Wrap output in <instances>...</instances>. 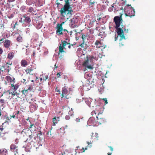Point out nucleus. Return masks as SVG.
Segmentation results:
<instances>
[{
	"instance_id": "nucleus-1",
	"label": "nucleus",
	"mask_w": 155,
	"mask_h": 155,
	"mask_svg": "<svg viewBox=\"0 0 155 155\" xmlns=\"http://www.w3.org/2000/svg\"><path fill=\"white\" fill-rule=\"evenodd\" d=\"M122 14L120 16H115L114 18V21L115 24V28L116 29V31L118 35L120 37V42L119 44L122 45H124V44H123L121 41L122 40H125V37L124 33L123 30L124 31H126L127 33V32L128 29L126 30V29L123 24L122 22L123 21L122 18Z\"/></svg>"
},
{
	"instance_id": "nucleus-2",
	"label": "nucleus",
	"mask_w": 155,
	"mask_h": 155,
	"mask_svg": "<svg viewBox=\"0 0 155 155\" xmlns=\"http://www.w3.org/2000/svg\"><path fill=\"white\" fill-rule=\"evenodd\" d=\"M65 4L60 10V13L62 16L64 17L65 15H71L73 13L72 6L70 4L69 1L72 0H64Z\"/></svg>"
},
{
	"instance_id": "nucleus-3",
	"label": "nucleus",
	"mask_w": 155,
	"mask_h": 155,
	"mask_svg": "<svg viewBox=\"0 0 155 155\" xmlns=\"http://www.w3.org/2000/svg\"><path fill=\"white\" fill-rule=\"evenodd\" d=\"M22 134H23L24 136H25V134L27 137H28L27 140L25 141V142H28L31 143L34 142V140H36V137L32 133L31 130H25V131H23Z\"/></svg>"
},
{
	"instance_id": "nucleus-4",
	"label": "nucleus",
	"mask_w": 155,
	"mask_h": 155,
	"mask_svg": "<svg viewBox=\"0 0 155 155\" xmlns=\"http://www.w3.org/2000/svg\"><path fill=\"white\" fill-rule=\"evenodd\" d=\"M125 15L126 16L132 17L135 14L134 9L131 7L130 5H126L124 8Z\"/></svg>"
},
{
	"instance_id": "nucleus-5",
	"label": "nucleus",
	"mask_w": 155,
	"mask_h": 155,
	"mask_svg": "<svg viewBox=\"0 0 155 155\" xmlns=\"http://www.w3.org/2000/svg\"><path fill=\"white\" fill-rule=\"evenodd\" d=\"M83 66L85 67V68L91 70L93 69V65L90 63L88 60H85L84 62L83 63Z\"/></svg>"
},
{
	"instance_id": "nucleus-6",
	"label": "nucleus",
	"mask_w": 155,
	"mask_h": 155,
	"mask_svg": "<svg viewBox=\"0 0 155 155\" xmlns=\"http://www.w3.org/2000/svg\"><path fill=\"white\" fill-rule=\"evenodd\" d=\"M94 45L97 48L101 49L102 50L107 47L106 45H104L101 43V40H96L94 43Z\"/></svg>"
},
{
	"instance_id": "nucleus-7",
	"label": "nucleus",
	"mask_w": 155,
	"mask_h": 155,
	"mask_svg": "<svg viewBox=\"0 0 155 155\" xmlns=\"http://www.w3.org/2000/svg\"><path fill=\"white\" fill-rule=\"evenodd\" d=\"M62 93L61 95L62 96L61 97V98H62L64 97H65L67 99H68L69 98V97H68L67 96L69 94V92L65 87L62 88Z\"/></svg>"
},
{
	"instance_id": "nucleus-8",
	"label": "nucleus",
	"mask_w": 155,
	"mask_h": 155,
	"mask_svg": "<svg viewBox=\"0 0 155 155\" xmlns=\"http://www.w3.org/2000/svg\"><path fill=\"white\" fill-rule=\"evenodd\" d=\"M63 23L61 24H58L57 26L56 33H58L59 35H62L63 33L62 31L63 30L62 27V24Z\"/></svg>"
},
{
	"instance_id": "nucleus-9",
	"label": "nucleus",
	"mask_w": 155,
	"mask_h": 155,
	"mask_svg": "<svg viewBox=\"0 0 155 155\" xmlns=\"http://www.w3.org/2000/svg\"><path fill=\"white\" fill-rule=\"evenodd\" d=\"M64 47L62 46L61 44H60V45L59 46V53H58L59 55H60L59 57L60 59L62 58L64 56V55L62 54V53H65V51L64 50Z\"/></svg>"
},
{
	"instance_id": "nucleus-10",
	"label": "nucleus",
	"mask_w": 155,
	"mask_h": 155,
	"mask_svg": "<svg viewBox=\"0 0 155 155\" xmlns=\"http://www.w3.org/2000/svg\"><path fill=\"white\" fill-rule=\"evenodd\" d=\"M10 150L13 152L18 153V147L15 144L12 143L10 146Z\"/></svg>"
},
{
	"instance_id": "nucleus-11",
	"label": "nucleus",
	"mask_w": 155,
	"mask_h": 155,
	"mask_svg": "<svg viewBox=\"0 0 155 155\" xmlns=\"http://www.w3.org/2000/svg\"><path fill=\"white\" fill-rule=\"evenodd\" d=\"M22 18H24V23H26L28 24H30L31 20L30 17L26 16V14H24L22 16Z\"/></svg>"
},
{
	"instance_id": "nucleus-12",
	"label": "nucleus",
	"mask_w": 155,
	"mask_h": 155,
	"mask_svg": "<svg viewBox=\"0 0 155 155\" xmlns=\"http://www.w3.org/2000/svg\"><path fill=\"white\" fill-rule=\"evenodd\" d=\"M78 22V19L77 17L71 19V23L72 26L73 27L76 26V24Z\"/></svg>"
},
{
	"instance_id": "nucleus-13",
	"label": "nucleus",
	"mask_w": 155,
	"mask_h": 155,
	"mask_svg": "<svg viewBox=\"0 0 155 155\" xmlns=\"http://www.w3.org/2000/svg\"><path fill=\"white\" fill-rule=\"evenodd\" d=\"M34 70V67L31 65L30 66H28L27 68L25 70L27 74H29L30 75H33V74L31 73V72L32 71Z\"/></svg>"
},
{
	"instance_id": "nucleus-14",
	"label": "nucleus",
	"mask_w": 155,
	"mask_h": 155,
	"mask_svg": "<svg viewBox=\"0 0 155 155\" xmlns=\"http://www.w3.org/2000/svg\"><path fill=\"white\" fill-rule=\"evenodd\" d=\"M5 79L11 83H15V79L14 78H12L9 76H6L5 77Z\"/></svg>"
},
{
	"instance_id": "nucleus-15",
	"label": "nucleus",
	"mask_w": 155,
	"mask_h": 155,
	"mask_svg": "<svg viewBox=\"0 0 155 155\" xmlns=\"http://www.w3.org/2000/svg\"><path fill=\"white\" fill-rule=\"evenodd\" d=\"M14 83H10L11 85V89L12 91H16L18 88L19 85L18 84L14 85Z\"/></svg>"
},
{
	"instance_id": "nucleus-16",
	"label": "nucleus",
	"mask_w": 155,
	"mask_h": 155,
	"mask_svg": "<svg viewBox=\"0 0 155 155\" xmlns=\"http://www.w3.org/2000/svg\"><path fill=\"white\" fill-rule=\"evenodd\" d=\"M11 41L8 39L6 40L4 43V46L6 48H8L10 47Z\"/></svg>"
},
{
	"instance_id": "nucleus-17",
	"label": "nucleus",
	"mask_w": 155,
	"mask_h": 155,
	"mask_svg": "<svg viewBox=\"0 0 155 155\" xmlns=\"http://www.w3.org/2000/svg\"><path fill=\"white\" fill-rule=\"evenodd\" d=\"M43 0H36L35 2V5L36 7H40L42 5Z\"/></svg>"
},
{
	"instance_id": "nucleus-18",
	"label": "nucleus",
	"mask_w": 155,
	"mask_h": 155,
	"mask_svg": "<svg viewBox=\"0 0 155 155\" xmlns=\"http://www.w3.org/2000/svg\"><path fill=\"white\" fill-rule=\"evenodd\" d=\"M32 89V87L30 86L27 90H23L21 91L22 94L26 96L28 94V91H31Z\"/></svg>"
},
{
	"instance_id": "nucleus-19",
	"label": "nucleus",
	"mask_w": 155,
	"mask_h": 155,
	"mask_svg": "<svg viewBox=\"0 0 155 155\" xmlns=\"http://www.w3.org/2000/svg\"><path fill=\"white\" fill-rule=\"evenodd\" d=\"M86 59L89 61L93 65V61L95 59L94 57L91 55H88L86 57Z\"/></svg>"
},
{
	"instance_id": "nucleus-20",
	"label": "nucleus",
	"mask_w": 155,
	"mask_h": 155,
	"mask_svg": "<svg viewBox=\"0 0 155 155\" xmlns=\"http://www.w3.org/2000/svg\"><path fill=\"white\" fill-rule=\"evenodd\" d=\"M93 135V134H92V135ZM98 134L97 133H95L94 134V136H91V139H93V140L92 141V142L93 141H97L98 140Z\"/></svg>"
},
{
	"instance_id": "nucleus-21",
	"label": "nucleus",
	"mask_w": 155,
	"mask_h": 155,
	"mask_svg": "<svg viewBox=\"0 0 155 155\" xmlns=\"http://www.w3.org/2000/svg\"><path fill=\"white\" fill-rule=\"evenodd\" d=\"M14 52H10L8 54L7 58L8 59L11 60L14 57Z\"/></svg>"
},
{
	"instance_id": "nucleus-22",
	"label": "nucleus",
	"mask_w": 155,
	"mask_h": 155,
	"mask_svg": "<svg viewBox=\"0 0 155 155\" xmlns=\"http://www.w3.org/2000/svg\"><path fill=\"white\" fill-rule=\"evenodd\" d=\"M102 114V113H100V112H99L98 114V116H96V117L97 118V121L99 123H100L101 124V123L102 122V118H101L100 117H99V115Z\"/></svg>"
},
{
	"instance_id": "nucleus-23",
	"label": "nucleus",
	"mask_w": 155,
	"mask_h": 155,
	"mask_svg": "<svg viewBox=\"0 0 155 155\" xmlns=\"http://www.w3.org/2000/svg\"><path fill=\"white\" fill-rule=\"evenodd\" d=\"M21 64L22 66L25 67L28 65V62L25 60H22L21 61Z\"/></svg>"
},
{
	"instance_id": "nucleus-24",
	"label": "nucleus",
	"mask_w": 155,
	"mask_h": 155,
	"mask_svg": "<svg viewBox=\"0 0 155 155\" xmlns=\"http://www.w3.org/2000/svg\"><path fill=\"white\" fill-rule=\"evenodd\" d=\"M36 127L34 124H31L29 127V129H31V130L33 131V130H35L36 129Z\"/></svg>"
},
{
	"instance_id": "nucleus-25",
	"label": "nucleus",
	"mask_w": 155,
	"mask_h": 155,
	"mask_svg": "<svg viewBox=\"0 0 155 155\" xmlns=\"http://www.w3.org/2000/svg\"><path fill=\"white\" fill-rule=\"evenodd\" d=\"M4 153H7V151L6 149H4L2 150H0V154L4 155Z\"/></svg>"
},
{
	"instance_id": "nucleus-26",
	"label": "nucleus",
	"mask_w": 155,
	"mask_h": 155,
	"mask_svg": "<svg viewBox=\"0 0 155 155\" xmlns=\"http://www.w3.org/2000/svg\"><path fill=\"white\" fill-rule=\"evenodd\" d=\"M62 46L64 48V47L67 45L68 44L69 45L70 44V43H68L67 42L65 41H62Z\"/></svg>"
},
{
	"instance_id": "nucleus-27",
	"label": "nucleus",
	"mask_w": 155,
	"mask_h": 155,
	"mask_svg": "<svg viewBox=\"0 0 155 155\" xmlns=\"http://www.w3.org/2000/svg\"><path fill=\"white\" fill-rule=\"evenodd\" d=\"M94 118H89L88 121V123H94Z\"/></svg>"
},
{
	"instance_id": "nucleus-28",
	"label": "nucleus",
	"mask_w": 155,
	"mask_h": 155,
	"mask_svg": "<svg viewBox=\"0 0 155 155\" xmlns=\"http://www.w3.org/2000/svg\"><path fill=\"white\" fill-rule=\"evenodd\" d=\"M53 124L52 125L53 126H54L55 125V123H57V120H56V117H54L53 118Z\"/></svg>"
},
{
	"instance_id": "nucleus-29",
	"label": "nucleus",
	"mask_w": 155,
	"mask_h": 155,
	"mask_svg": "<svg viewBox=\"0 0 155 155\" xmlns=\"http://www.w3.org/2000/svg\"><path fill=\"white\" fill-rule=\"evenodd\" d=\"M17 41L19 42H21L22 41V37L20 35L17 38Z\"/></svg>"
},
{
	"instance_id": "nucleus-30",
	"label": "nucleus",
	"mask_w": 155,
	"mask_h": 155,
	"mask_svg": "<svg viewBox=\"0 0 155 155\" xmlns=\"http://www.w3.org/2000/svg\"><path fill=\"white\" fill-rule=\"evenodd\" d=\"M74 113V112L73 111V110H72V109L71 108V110H69L68 114L70 116H72Z\"/></svg>"
},
{
	"instance_id": "nucleus-31",
	"label": "nucleus",
	"mask_w": 155,
	"mask_h": 155,
	"mask_svg": "<svg viewBox=\"0 0 155 155\" xmlns=\"http://www.w3.org/2000/svg\"><path fill=\"white\" fill-rule=\"evenodd\" d=\"M4 69V67L3 66H0V74H1L2 72H3Z\"/></svg>"
},
{
	"instance_id": "nucleus-32",
	"label": "nucleus",
	"mask_w": 155,
	"mask_h": 155,
	"mask_svg": "<svg viewBox=\"0 0 155 155\" xmlns=\"http://www.w3.org/2000/svg\"><path fill=\"white\" fill-rule=\"evenodd\" d=\"M87 35H85L83 34L82 35V38L83 41V44L84 43V41L85 39H86V38H87Z\"/></svg>"
},
{
	"instance_id": "nucleus-33",
	"label": "nucleus",
	"mask_w": 155,
	"mask_h": 155,
	"mask_svg": "<svg viewBox=\"0 0 155 155\" xmlns=\"http://www.w3.org/2000/svg\"><path fill=\"white\" fill-rule=\"evenodd\" d=\"M43 81H45L48 78V75H45L43 76Z\"/></svg>"
},
{
	"instance_id": "nucleus-34",
	"label": "nucleus",
	"mask_w": 155,
	"mask_h": 155,
	"mask_svg": "<svg viewBox=\"0 0 155 155\" xmlns=\"http://www.w3.org/2000/svg\"><path fill=\"white\" fill-rule=\"evenodd\" d=\"M33 11H34V9H33V8L32 7H30L29 8L28 12H29L31 13Z\"/></svg>"
},
{
	"instance_id": "nucleus-35",
	"label": "nucleus",
	"mask_w": 155,
	"mask_h": 155,
	"mask_svg": "<svg viewBox=\"0 0 155 155\" xmlns=\"http://www.w3.org/2000/svg\"><path fill=\"white\" fill-rule=\"evenodd\" d=\"M63 110L64 109V110H68L69 109V107L66 106H63Z\"/></svg>"
},
{
	"instance_id": "nucleus-36",
	"label": "nucleus",
	"mask_w": 155,
	"mask_h": 155,
	"mask_svg": "<svg viewBox=\"0 0 155 155\" xmlns=\"http://www.w3.org/2000/svg\"><path fill=\"white\" fill-rule=\"evenodd\" d=\"M19 22L21 23H24V18H22V17L20 18V19L19 20Z\"/></svg>"
},
{
	"instance_id": "nucleus-37",
	"label": "nucleus",
	"mask_w": 155,
	"mask_h": 155,
	"mask_svg": "<svg viewBox=\"0 0 155 155\" xmlns=\"http://www.w3.org/2000/svg\"><path fill=\"white\" fill-rule=\"evenodd\" d=\"M55 91L57 92H58L59 94H61V95L62 93H61V91L59 90L57 87H56L55 89Z\"/></svg>"
},
{
	"instance_id": "nucleus-38",
	"label": "nucleus",
	"mask_w": 155,
	"mask_h": 155,
	"mask_svg": "<svg viewBox=\"0 0 155 155\" xmlns=\"http://www.w3.org/2000/svg\"><path fill=\"white\" fill-rule=\"evenodd\" d=\"M111 7H112V8H113L114 10H116V5L114 4H113L111 6Z\"/></svg>"
},
{
	"instance_id": "nucleus-39",
	"label": "nucleus",
	"mask_w": 155,
	"mask_h": 155,
	"mask_svg": "<svg viewBox=\"0 0 155 155\" xmlns=\"http://www.w3.org/2000/svg\"><path fill=\"white\" fill-rule=\"evenodd\" d=\"M65 118L67 120H69L70 119V115H66L65 117Z\"/></svg>"
},
{
	"instance_id": "nucleus-40",
	"label": "nucleus",
	"mask_w": 155,
	"mask_h": 155,
	"mask_svg": "<svg viewBox=\"0 0 155 155\" xmlns=\"http://www.w3.org/2000/svg\"><path fill=\"white\" fill-rule=\"evenodd\" d=\"M109 29L110 30V31L112 32H113L114 31V27H110L109 26Z\"/></svg>"
},
{
	"instance_id": "nucleus-41",
	"label": "nucleus",
	"mask_w": 155,
	"mask_h": 155,
	"mask_svg": "<svg viewBox=\"0 0 155 155\" xmlns=\"http://www.w3.org/2000/svg\"><path fill=\"white\" fill-rule=\"evenodd\" d=\"M114 10V9L112 8V7H109L108 8V10L109 12H112Z\"/></svg>"
},
{
	"instance_id": "nucleus-42",
	"label": "nucleus",
	"mask_w": 155,
	"mask_h": 155,
	"mask_svg": "<svg viewBox=\"0 0 155 155\" xmlns=\"http://www.w3.org/2000/svg\"><path fill=\"white\" fill-rule=\"evenodd\" d=\"M13 17H14V15H13L12 14H11V15H10V16H8V18L9 19H11V18H13Z\"/></svg>"
},
{
	"instance_id": "nucleus-43",
	"label": "nucleus",
	"mask_w": 155,
	"mask_h": 155,
	"mask_svg": "<svg viewBox=\"0 0 155 155\" xmlns=\"http://www.w3.org/2000/svg\"><path fill=\"white\" fill-rule=\"evenodd\" d=\"M102 100H103L105 101V104H107L108 103L107 100L106 98H103L102 99Z\"/></svg>"
},
{
	"instance_id": "nucleus-44",
	"label": "nucleus",
	"mask_w": 155,
	"mask_h": 155,
	"mask_svg": "<svg viewBox=\"0 0 155 155\" xmlns=\"http://www.w3.org/2000/svg\"><path fill=\"white\" fill-rule=\"evenodd\" d=\"M12 91L10 93H9V94H12L13 96L15 95V91Z\"/></svg>"
},
{
	"instance_id": "nucleus-45",
	"label": "nucleus",
	"mask_w": 155,
	"mask_h": 155,
	"mask_svg": "<svg viewBox=\"0 0 155 155\" xmlns=\"http://www.w3.org/2000/svg\"><path fill=\"white\" fill-rule=\"evenodd\" d=\"M92 143H91V141H90V142H89L88 141L87 142V143L88 144L87 147L89 146L90 147H91V145H90V144H91Z\"/></svg>"
},
{
	"instance_id": "nucleus-46",
	"label": "nucleus",
	"mask_w": 155,
	"mask_h": 155,
	"mask_svg": "<svg viewBox=\"0 0 155 155\" xmlns=\"http://www.w3.org/2000/svg\"><path fill=\"white\" fill-rule=\"evenodd\" d=\"M87 147L85 148H84V147H83L82 149V150H83V151L82 152H85V150H87Z\"/></svg>"
},
{
	"instance_id": "nucleus-47",
	"label": "nucleus",
	"mask_w": 155,
	"mask_h": 155,
	"mask_svg": "<svg viewBox=\"0 0 155 155\" xmlns=\"http://www.w3.org/2000/svg\"><path fill=\"white\" fill-rule=\"evenodd\" d=\"M5 101L3 99H0V103L1 104H3L4 103Z\"/></svg>"
},
{
	"instance_id": "nucleus-48",
	"label": "nucleus",
	"mask_w": 155,
	"mask_h": 155,
	"mask_svg": "<svg viewBox=\"0 0 155 155\" xmlns=\"http://www.w3.org/2000/svg\"><path fill=\"white\" fill-rule=\"evenodd\" d=\"M55 2L58 6H59L60 4H61L60 3L58 2V0H57Z\"/></svg>"
},
{
	"instance_id": "nucleus-49",
	"label": "nucleus",
	"mask_w": 155,
	"mask_h": 155,
	"mask_svg": "<svg viewBox=\"0 0 155 155\" xmlns=\"http://www.w3.org/2000/svg\"><path fill=\"white\" fill-rule=\"evenodd\" d=\"M61 75V73H60V72L58 73L57 74V77L58 78L60 77Z\"/></svg>"
},
{
	"instance_id": "nucleus-50",
	"label": "nucleus",
	"mask_w": 155,
	"mask_h": 155,
	"mask_svg": "<svg viewBox=\"0 0 155 155\" xmlns=\"http://www.w3.org/2000/svg\"><path fill=\"white\" fill-rule=\"evenodd\" d=\"M15 0H8V2L9 3H11L13 2H14Z\"/></svg>"
},
{
	"instance_id": "nucleus-51",
	"label": "nucleus",
	"mask_w": 155,
	"mask_h": 155,
	"mask_svg": "<svg viewBox=\"0 0 155 155\" xmlns=\"http://www.w3.org/2000/svg\"><path fill=\"white\" fill-rule=\"evenodd\" d=\"M3 52L2 49L0 47V54H2Z\"/></svg>"
},
{
	"instance_id": "nucleus-52",
	"label": "nucleus",
	"mask_w": 155,
	"mask_h": 155,
	"mask_svg": "<svg viewBox=\"0 0 155 155\" xmlns=\"http://www.w3.org/2000/svg\"><path fill=\"white\" fill-rule=\"evenodd\" d=\"M76 121L77 122H80V119L79 118H77L76 119Z\"/></svg>"
},
{
	"instance_id": "nucleus-53",
	"label": "nucleus",
	"mask_w": 155,
	"mask_h": 155,
	"mask_svg": "<svg viewBox=\"0 0 155 155\" xmlns=\"http://www.w3.org/2000/svg\"><path fill=\"white\" fill-rule=\"evenodd\" d=\"M26 81V80L25 79H23L22 81H21V82H22L23 83H26V82H25V81Z\"/></svg>"
},
{
	"instance_id": "nucleus-54",
	"label": "nucleus",
	"mask_w": 155,
	"mask_h": 155,
	"mask_svg": "<svg viewBox=\"0 0 155 155\" xmlns=\"http://www.w3.org/2000/svg\"><path fill=\"white\" fill-rule=\"evenodd\" d=\"M109 147L110 148V150L111 151H113V148L112 147H111V146Z\"/></svg>"
},
{
	"instance_id": "nucleus-55",
	"label": "nucleus",
	"mask_w": 155,
	"mask_h": 155,
	"mask_svg": "<svg viewBox=\"0 0 155 155\" xmlns=\"http://www.w3.org/2000/svg\"><path fill=\"white\" fill-rule=\"evenodd\" d=\"M10 117L12 118H15L16 117L15 115H14L12 116L10 115Z\"/></svg>"
},
{
	"instance_id": "nucleus-56",
	"label": "nucleus",
	"mask_w": 155,
	"mask_h": 155,
	"mask_svg": "<svg viewBox=\"0 0 155 155\" xmlns=\"http://www.w3.org/2000/svg\"><path fill=\"white\" fill-rule=\"evenodd\" d=\"M94 1H93V0L92 1H91V2H90V5H92L93 4H94Z\"/></svg>"
},
{
	"instance_id": "nucleus-57",
	"label": "nucleus",
	"mask_w": 155,
	"mask_h": 155,
	"mask_svg": "<svg viewBox=\"0 0 155 155\" xmlns=\"http://www.w3.org/2000/svg\"><path fill=\"white\" fill-rule=\"evenodd\" d=\"M102 1L103 3H104V2L105 3L107 2L108 0H102Z\"/></svg>"
},
{
	"instance_id": "nucleus-58",
	"label": "nucleus",
	"mask_w": 155,
	"mask_h": 155,
	"mask_svg": "<svg viewBox=\"0 0 155 155\" xmlns=\"http://www.w3.org/2000/svg\"><path fill=\"white\" fill-rule=\"evenodd\" d=\"M12 28L13 29H14L15 28V25L14 24L12 26Z\"/></svg>"
},
{
	"instance_id": "nucleus-59",
	"label": "nucleus",
	"mask_w": 155,
	"mask_h": 155,
	"mask_svg": "<svg viewBox=\"0 0 155 155\" xmlns=\"http://www.w3.org/2000/svg\"><path fill=\"white\" fill-rule=\"evenodd\" d=\"M54 67H55L54 69H57V68L58 66H57L56 63L55 64Z\"/></svg>"
},
{
	"instance_id": "nucleus-60",
	"label": "nucleus",
	"mask_w": 155,
	"mask_h": 155,
	"mask_svg": "<svg viewBox=\"0 0 155 155\" xmlns=\"http://www.w3.org/2000/svg\"><path fill=\"white\" fill-rule=\"evenodd\" d=\"M15 95H18L19 94V93H17V92L15 91Z\"/></svg>"
},
{
	"instance_id": "nucleus-61",
	"label": "nucleus",
	"mask_w": 155,
	"mask_h": 155,
	"mask_svg": "<svg viewBox=\"0 0 155 155\" xmlns=\"http://www.w3.org/2000/svg\"><path fill=\"white\" fill-rule=\"evenodd\" d=\"M74 45H69V46H68V48H71V46H73Z\"/></svg>"
},
{
	"instance_id": "nucleus-62",
	"label": "nucleus",
	"mask_w": 155,
	"mask_h": 155,
	"mask_svg": "<svg viewBox=\"0 0 155 155\" xmlns=\"http://www.w3.org/2000/svg\"><path fill=\"white\" fill-rule=\"evenodd\" d=\"M35 51H34L33 53V54H32V55L33 56H34L35 55Z\"/></svg>"
},
{
	"instance_id": "nucleus-63",
	"label": "nucleus",
	"mask_w": 155,
	"mask_h": 155,
	"mask_svg": "<svg viewBox=\"0 0 155 155\" xmlns=\"http://www.w3.org/2000/svg\"><path fill=\"white\" fill-rule=\"evenodd\" d=\"M94 113L95 114H96L95 111H93L91 113L92 114H93Z\"/></svg>"
},
{
	"instance_id": "nucleus-64",
	"label": "nucleus",
	"mask_w": 155,
	"mask_h": 155,
	"mask_svg": "<svg viewBox=\"0 0 155 155\" xmlns=\"http://www.w3.org/2000/svg\"><path fill=\"white\" fill-rule=\"evenodd\" d=\"M118 36H117V37H115V41H116L117 40V39H118Z\"/></svg>"
}]
</instances>
